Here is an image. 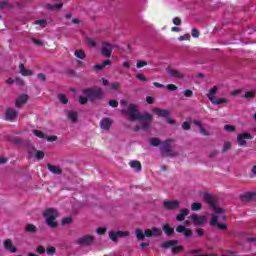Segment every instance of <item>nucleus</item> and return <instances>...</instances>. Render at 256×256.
I'll return each mask as SVG.
<instances>
[{
  "label": "nucleus",
  "instance_id": "52",
  "mask_svg": "<svg viewBox=\"0 0 256 256\" xmlns=\"http://www.w3.org/2000/svg\"><path fill=\"white\" fill-rule=\"evenodd\" d=\"M229 149H231V142H225L223 149H222V153H227V151H229Z\"/></svg>",
  "mask_w": 256,
  "mask_h": 256
},
{
  "label": "nucleus",
  "instance_id": "36",
  "mask_svg": "<svg viewBox=\"0 0 256 256\" xmlns=\"http://www.w3.org/2000/svg\"><path fill=\"white\" fill-rule=\"evenodd\" d=\"M34 25H39V27H42V29H45V27H47V20L46 19L36 20L34 22Z\"/></svg>",
  "mask_w": 256,
  "mask_h": 256
},
{
  "label": "nucleus",
  "instance_id": "50",
  "mask_svg": "<svg viewBox=\"0 0 256 256\" xmlns=\"http://www.w3.org/2000/svg\"><path fill=\"white\" fill-rule=\"evenodd\" d=\"M224 129H225V131H228V133H235V131H236L235 126H232V125H225Z\"/></svg>",
  "mask_w": 256,
  "mask_h": 256
},
{
  "label": "nucleus",
  "instance_id": "60",
  "mask_svg": "<svg viewBox=\"0 0 256 256\" xmlns=\"http://www.w3.org/2000/svg\"><path fill=\"white\" fill-rule=\"evenodd\" d=\"M32 42H34L35 45H38V47H43V42L37 38H32Z\"/></svg>",
  "mask_w": 256,
  "mask_h": 256
},
{
  "label": "nucleus",
  "instance_id": "38",
  "mask_svg": "<svg viewBox=\"0 0 256 256\" xmlns=\"http://www.w3.org/2000/svg\"><path fill=\"white\" fill-rule=\"evenodd\" d=\"M163 142H161V140L159 138H152L150 140V145H152V147H159V145L161 146Z\"/></svg>",
  "mask_w": 256,
  "mask_h": 256
},
{
  "label": "nucleus",
  "instance_id": "4",
  "mask_svg": "<svg viewBox=\"0 0 256 256\" xmlns=\"http://www.w3.org/2000/svg\"><path fill=\"white\" fill-rule=\"evenodd\" d=\"M173 140L168 139L163 141L160 145V153L163 157H177V152L172 148Z\"/></svg>",
  "mask_w": 256,
  "mask_h": 256
},
{
  "label": "nucleus",
  "instance_id": "11",
  "mask_svg": "<svg viewBox=\"0 0 256 256\" xmlns=\"http://www.w3.org/2000/svg\"><path fill=\"white\" fill-rule=\"evenodd\" d=\"M138 121H140L142 129H149V125H151V121H153V116H151L149 113L141 114Z\"/></svg>",
  "mask_w": 256,
  "mask_h": 256
},
{
  "label": "nucleus",
  "instance_id": "13",
  "mask_svg": "<svg viewBox=\"0 0 256 256\" xmlns=\"http://www.w3.org/2000/svg\"><path fill=\"white\" fill-rule=\"evenodd\" d=\"M113 53V45L108 43V42H103L102 43V48H101V54L103 57H111Z\"/></svg>",
  "mask_w": 256,
  "mask_h": 256
},
{
  "label": "nucleus",
  "instance_id": "30",
  "mask_svg": "<svg viewBox=\"0 0 256 256\" xmlns=\"http://www.w3.org/2000/svg\"><path fill=\"white\" fill-rule=\"evenodd\" d=\"M174 245H179L178 240H170V241H165L162 243V247L164 249H169V247H174Z\"/></svg>",
  "mask_w": 256,
  "mask_h": 256
},
{
  "label": "nucleus",
  "instance_id": "63",
  "mask_svg": "<svg viewBox=\"0 0 256 256\" xmlns=\"http://www.w3.org/2000/svg\"><path fill=\"white\" fill-rule=\"evenodd\" d=\"M200 33H199V30H197V28H193L192 29V37H199Z\"/></svg>",
  "mask_w": 256,
  "mask_h": 256
},
{
  "label": "nucleus",
  "instance_id": "40",
  "mask_svg": "<svg viewBox=\"0 0 256 256\" xmlns=\"http://www.w3.org/2000/svg\"><path fill=\"white\" fill-rule=\"evenodd\" d=\"M58 99L62 105H67V103H69V99L64 94H59Z\"/></svg>",
  "mask_w": 256,
  "mask_h": 256
},
{
  "label": "nucleus",
  "instance_id": "53",
  "mask_svg": "<svg viewBox=\"0 0 256 256\" xmlns=\"http://www.w3.org/2000/svg\"><path fill=\"white\" fill-rule=\"evenodd\" d=\"M70 223H73V218L66 217L62 219V225H69Z\"/></svg>",
  "mask_w": 256,
  "mask_h": 256
},
{
  "label": "nucleus",
  "instance_id": "9",
  "mask_svg": "<svg viewBox=\"0 0 256 256\" xmlns=\"http://www.w3.org/2000/svg\"><path fill=\"white\" fill-rule=\"evenodd\" d=\"M190 221H192L193 225L195 227H201V225L205 224L207 222V216L205 215H198V214H191L189 216Z\"/></svg>",
  "mask_w": 256,
  "mask_h": 256
},
{
  "label": "nucleus",
  "instance_id": "37",
  "mask_svg": "<svg viewBox=\"0 0 256 256\" xmlns=\"http://www.w3.org/2000/svg\"><path fill=\"white\" fill-rule=\"evenodd\" d=\"M62 7H63V3H58L55 5H51V4L47 5V8L51 9L52 11H57V10L61 9Z\"/></svg>",
  "mask_w": 256,
  "mask_h": 256
},
{
  "label": "nucleus",
  "instance_id": "43",
  "mask_svg": "<svg viewBox=\"0 0 256 256\" xmlns=\"http://www.w3.org/2000/svg\"><path fill=\"white\" fill-rule=\"evenodd\" d=\"M244 99H255V92L254 91H248L243 95Z\"/></svg>",
  "mask_w": 256,
  "mask_h": 256
},
{
  "label": "nucleus",
  "instance_id": "8",
  "mask_svg": "<svg viewBox=\"0 0 256 256\" xmlns=\"http://www.w3.org/2000/svg\"><path fill=\"white\" fill-rule=\"evenodd\" d=\"M129 235H131L129 231L118 230V231H110L108 237L111 241H113V243H117L118 239L129 237Z\"/></svg>",
  "mask_w": 256,
  "mask_h": 256
},
{
  "label": "nucleus",
  "instance_id": "5",
  "mask_svg": "<svg viewBox=\"0 0 256 256\" xmlns=\"http://www.w3.org/2000/svg\"><path fill=\"white\" fill-rule=\"evenodd\" d=\"M122 113L127 115L128 120L134 123V121H138L141 118V112L137 109V105L130 104L127 110H123Z\"/></svg>",
  "mask_w": 256,
  "mask_h": 256
},
{
  "label": "nucleus",
  "instance_id": "23",
  "mask_svg": "<svg viewBox=\"0 0 256 256\" xmlns=\"http://www.w3.org/2000/svg\"><path fill=\"white\" fill-rule=\"evenodd\" d=\"M19 73H21L23 77H30L31 75H33V71L26 69L25 64L23 63L19 64Z\"/></svg>",
  "mask_w": 256,
  "mask_h": 256
},
{
  "label": "nucleus",
  "instance_id": "58",
  "mask_svg": "<svg viewBox=\"0 0 256 256\" xmlns=\"http://www.w3.org/2000/svg\"><path fill=\"white\" fill-rule=\"evenodd\" d=\"M166 89L168 90V91H177V85H175V84H168L167 86H166Z\"/></svg>",
  "mask_w": 256,
  "mask_h": 256
},
{
  "label": "nucleus",
  "instance_id": "2",
  "mask_svg": "<svg viewBox=\"0 0 256 256\" xmlns=\"http://www.w3.org/2000/svg\"><path fill=\"white\" fill-rule=\"evenodd\" d=\"M82 93L88 98L90 103L103 99V88L89 87L83 89Z\"/></svg>",
  "mask_w": 256,
  "mask_h": 256
},
{
  "label": "nucleus",
  "instance_id": "10",
  "mask_svg": "<svg viewBox=\"0 0 256 256\" xmlns=\"http://www.w3.org/2000/svg\"><path fill=\"white\" fill-rule=\"evenodd\" d=\"M253 135L249 132H243L237 135V143L239 147H245L247 145V140L251 141Z\"/></svg>",
  "mask_w": 256,
  "mask_h": 256
},
{
  "label": "nucleus",
  "instance_id": "1",
  "mask_svg": "<svg viewBox=\"0 0 256 256\" xmlns=\"http://www.w3.org/2000/svg\"><path fill=\"white\" fill-rule=\"evenodd\" d=\"M203 199L209 205V207L214 210V213H216L213 214L212 218L210 219L211 227H218L220 231H225V229H227V224L219 223V215H221V213H225V210L217 207V203L215 202V197H213V195L205 192Z\"/></svg>",
  "mask_w": 256,
  "mask_h": 256
},
{
  "label": "nucleus",
  "instance_id": "16",
  "mask_svg": "<svg viewBox=\"0 0 256 256\" xmlns=\"http://www.w3.org/2000/svg\"><path fill=\"white\" fill-rule=\"evenodd\" d=\"M3 246L6 251H10V253H17V247L13 244L12 239L4 240Z\"/></svg>",
  "mask_w": 256,
  "mask_h": 256
},
{
  "label": "nucleus",
  "instance_id": "54",
  "mask_svg": "<svg viewBox=\"0 0 256 256\" xmlns=\"http://www.w3.org/2000/svg\"><path fill=\"white\" fill-rule=\"evenodd\" d=\"M96 233L98 235H105V233H107V228L105 227H99L97 230H96Z\"/></svg>",
  "mask_w": 256,
  "mask_h": 256
},
{
  "label": "nucleus",
  "instance_id": "55",
  "mask_svg": "<svg viewBox=\"0 0 256 256\" xmlns=\"http://www.w3.org/2000/svg\"><path fill=\"white\" fill-rule=\"evenodd\" d=\"M37 78L40 79V81H42V83H46L47 82V76L44 73H39L37 75Z\"/></svg>",
  "mask_w": 256,
  "mask_h": 256
},
{
  "label": "nucleus",
  "instance_id": "51",
  "mask_svg": "<svg viewBox=\"0 0 256 256\" xmlns=\"http://www.w3.org/2000/svg\"><path fill=\"white\" fill-rule=\"evenodd\" d=\"M11 142L14 143V145H23V139L19 137L13 138Z\"/></svg>",
  "mask_w": 256,
  "mask_h": 256
},
{
  "label": "nucleus",
  "instance_id": "14",
  "mask_svg": "<svg viewBox=\"0 0 256 256\" xmlns=\"http://www.w3.org/2000/svg\"><path fill=\"white\" fill-rule=\"evenodd\" d=\"M167 73H168L169 77H172L174 79H185V74H183V72H181L177 69L168 68Z\"/></svg>",
  "mask_w": 256,
  "mask_h": 256
},
{
  "label": "nucleus",
  "instance_id": "64",
  "mask_svg": "<svg viewBox=\"0 0 256 256\" xmlns=\"http://www.w3.org/2000/svg\"><path fill=\"white\" fill-rule=\"evenodd\" d=\"M173 23H174L175 25H177V26L181 25V18L175 17V18L173 19Z\"/></svg>",
  "mask_w": 256,
  "mask_h": 256
},
{
  "label": "nucleus",
  "instance_id": "12",
  "mask_svg": "<svg viewBox=\"0 0 256 256\" xmlns=\"http://www.w3.org/2000/svg\"><path fill=\"white\" fill-rule=\"evenodd\" d=\"M144 235L148 238L161 237V235H163V231H161V228L152 227L151 229L144 230Z\"/></svg>",
  "mask_w": 256,
  "mask_h": 256
},
{
  "label": "nucleus",
  "instance_id": "44",
  "mask_svg": "<svg viewBox=\"0 0 256 256\" xmlns=\"http://www.w3.org/2000/svg\"><path fill=\"white\" fill-rule=\"evenodd\" d=\"M181 251H183V246H173L172 247V253H174V255L181 253Z\"/></svg>",
  "mask_w": 256,
  "mask_h": 256
},
{
  "label": "nucleus",
  "instance_id": "15",
  "mask_svg": "<svg viewBox=\"0 0 256 256\" xmlns=\"http://www.w3.org/2000/svg\"><path fill=\"white\" fill-rule=\"evenodd\" d=\"M176 232L177 233H183L184 237H186L187 239H189V237H191L193 235V230L189 229L183 225H179L176 227Z\"/></svg>",
  "mask_w": 256,
  "mask_h": 256
},
{
  "label": "nucleus",
  "instance_id": "21",
  "mask_svg": "<svg viewBox=\"0 0 256 256\" xmlns=\"http://www.w3.org/2000/svg\"><path fill=\"white\" fill-rule=\"evenodd\" d=\"M47 168H48V171H50V173H53V175H61V173H63V169L51 163L47 164Z\"/></svg>",
  "mask_w": 256,
  "mask_h": 256
},
{
  "label": "nucleus",
  "instance_id": "47",
  "mask_svg": "<svg viewBox=\"0 0 256 256\" xmlns=\"http://www.w3.org/2000/svg\"><path fill=\"white\" fill-rule=\"evenodd\" d=\"M33 133L39 139H45V134L41 130H33Z\"/></svg>",
  "mask_w": 256,
  "mask_h": 256
},
{
  "label": "nucleus",
  "instance_id": "31",
  "mask_svg": "<svg viewBox=\"0 0 256 256\" xmlns=\"http://www.w3.org/2000/svg\"><path fill=\"white\" fill-rule=\"evenodd\" d=\"M217 89V86H213L209 93L206 94V97L209 99V101H213L215 99V95H217Z\"/></svg>",
  "mask_w": 256,
  "mask_h": 256
},
{
  "label": "nucleus",
  "instance_id": "18",
  "mask_svg": "<svg viewBox=\"0 0 256 256\" xmlns=\"http://www.w3.org/2000/svg\"><path fill=\"white\" fill-rule=\"evenodd\" d=\"M111 125H113V120L111 118H103L100 121V128L104 131H109V129H111Z\"/></svg>",
  "mask_w": 256,
  "mask_h": 256
},
{
  "label": "nucleus",
  "instance_id": "32",
  "mask_svg": "<svg viewBox=\"0 0 256 256\" xmlns=\"http://www.w3.org/2000/svg\"><path fill=\"white\" fill-rule=\"evenodd\" d=\"M74 55L75 57H77V59H80L81 61H83L87 57V54H85V51L83 49L75 50Z\"/></svg>",
  "mask_w": 256,
  "mask_h": 256
},
{
  "label": "nucleus",
  "instance_id": "48",
  "mask_svg": "<svg viewBox=\"0 0 256 256\" xmlns=\"http://www.w3.org/2000/svg\"><path fill=\"white\" fill-rule=\"evenodd\" d=\"M89 98L87 96H79V103L80 105H87Z\"/></svg>",
  "mask_w": 256,
  "mask_h": 256
},
{
  "label": "nucleus",
  "instance_id": "61",
  "mask_svg": "<svg viewBox=\"0 0 256 256\" xmlns=\"http://www.w3.org/2000/svg\"><path fill=\"white\" fill-rule=\"evenodd\" d=\"M182 129H184V131H189V129H191V124L189 122H183Z\"/></svg>",
  "mask_w": 256,
  "mask_h": 256
},
{
  "label": "nucleus",
  "instance_id": "28",
  "mask_svg": "<svg viewBox=\"0 0 256 256\" xmlns=\"http://www.w3.org/2000/svg\"><path fill=\"white\" fill-rule=\"evenodd\" d=\"M135 235L138 241H145V232L141 228L135 229Z\"/></svg>",
  "mask_w": 256,
  "mask_h": 256
},
{
  "label": "nucleus",
  "instance_id": "49",
  "mask_svg": "<svg viewBox=\"0 0 256 256\" xmlns=\"http://www.w3.org/2000/svg\"><path fill=\"white\" fill-rule=\"evenodd\" d=\"M36 252L38 255H45V247L43 245H39L36 247Z\"/></svg>",
  "mask_w": 256,
  "mask_h": 256
},
{
  "label": "nucleus",
  "instance_id": "24",
  "mask_svg": "<svg viewBox=\"0 0 256 256\" xmlns=\"http://www.w3.org/2000/svg\"><path fill=\"white\" fill-rule=\"evenodd\" d=\"M162 229L167 237L175 235V228L171 227L169 224H164Z\"/></svg>",
  "mask_w": 256,
  "mask_h": 256
},
{
  "label": "nucleus",
  "instance_id": "39",
  "mask_svg": "<svg viewBox=\"0 0 256 256\" xmlns=\"http://www.w3.org/2000/svg\"><path fill=\"white\" fill-rule=\"evenodd\" d=\"M11 7H13V5L8 1H0V9H11Z\"/></svg>",
  "mask_w": 256,
  "mask_h": 256
},
{
  "label": "nucleus",
  "instance_id": "33",
  "mask_svg": "<svg viewBox=\"0 0 256 256\" xmlns=\"http://www.w3.org/2000/svg\"><path fill=\"white\" fill-rule=\"evenodd\" d=\"M68 119L72 121V123H77L78 114L76 111H69L68 112Z\"/></svg>",
  "mask_w": 256,
  "mask_h": 256
},
{
  "label": "nucleus",
  "instance_id": "7",
  "mask_svg": "<svg viewBox=\"0 0 256 256\" xmlns=\"http://www.w3.org/2000/svg\"><path fill=\"white\" fill-rule=\"evenodd\" d=\"M76 245H80V247H91L93 243H95V236L93 235H84L78 238L75 241Z\"/></svg>",
  "mask_w": 256,
  "mask_h": 256
},
{
  "label": "nucleus",
  "instance_id": "29",
  "mask_svg": "<svg viewBox=\"0 0 256 256\" xmlns=\"http://www.w3.org/2000/svg\"><path fill=\"white\" fill-rule=\"evenodd\" d=\"M242 201H251V199H255L256 194L253 192H246L242 194L241 196Z\"/></svg>",
  "mask_w": 256,
  "mask_h": 256
},
{
  "label": "nucleus",
  "instance_id": "35",
  "mask_svg": "<svg viewBox=\"0 0 256 256\" xmlns=\"http://www.w3.org/2000/svg\"><path fill=\"white\" fill-rule=\"evenodd\" d=\"M25 229L27 233H37V226L33 224H27Z\"/></svg>",
  "mask_w": 256,
  "mask_h": 256
},
{
  "label": "nucleus",
  "instance_id": "19",
  "mask_svg": "<svg viewBox=\"0 0 256 256\" xmlns=\"http://www.w3.org/2000/svg\"><path fill=\"white\" fill-rule=\"evenodd\" d=\"M153 113H155V115H158V117H164L165 119H167V117H171V111L167 109L154 108Z\"/></svg>",
  "mask_w": 256,
  "mask_h": 256
},
{
  "label": "nucleus",
  "instance_id": "17",
  "mask_svg": "<svg viewBox=\"0 0 256 256\" xmlns=\"http://www.w3.org/2000/svg\"><path fill=\"white\" fill-rule=\"evenodd\" d=\"M18 112L14 108H8L5 112L6 121H13L17 119Z\"/></svg>",
  "mask_w": 256,
  "mask_h": 256
},
{
  "label": "nucleus",
  "instance_id": "42",
  "mask_svg": "<svg viewBox=\"0 0 256 256\" xmlns=\"http://www.w3.org/2000/svg\"><path fill=\"white\" fill-rule=\"evenodd\" d=\"M47 255H55L57 253V249L54 246H49L46 248Z\"/></svg>",
  "mask_w": 256,
  "mask_h": 256
},
{
  "label": "nucleus",
  "instance_id": "41",
  "mask_svg": "<svg viewBox=\"0 0 256 256\" xmlns=\"http://www.w3.org/2000/svg\"><path fill=\"white\" fill-rule=\"evenodd\" d=\"M211 103H213V105H221L223 103H227L226 98H218V99H213V101H211Z\"/></svg>",
  "mask_w": 256,
  "mask_h": 256
},
{
  "label": "nucleus",
  "instance_id": "46",
  "mask_svg": "<svg viewBox=\"0 0 256 256\" xmlns=\"http://www.w3.org/2000/svg\"><path fill=\"white\" fill-rule=\"evenodd\" d=\"M108 105L113 107V109H117L119 107V102L115 99L109 100Z\"/></svg>",
  "mask_w": 256,
  "mask_h": 256
},
{
  "label": "nucleus",
  "instance_id": "57",
  "mask_svg": "<svg viewBox=\"0 0 256 256\" xmlns=\"http://www.w3.org/2000/svg\"><path fill=\"white\" fill-rule=\"evenodd\" d=\"M183 95H184V97L191 98V97H193V91L189 90V89L184 90Z\"/></svg>",
  "mask_w": 256,
  "mask_h": 256
},
{
  "label": "nucleus",
  "instance_id": "22",
  "mask_svg": "<svg viewBox=\"0 0 256 256\" xmlns=\"http://www.w3.org/2000/svg\"><path fill=\"white\" fill-rule=\"evenodd\" d=\"M29 100V96H27V94H23L21 96H19L17 99H16V102H15V107H21L22 105H25V103H27V101Z\"/></svg>",
  "mask_w": 256,
  "mask_h": 256
},
{
  "label": "nucleus",
  "instance_id": "34",
  "mask_svg": "<svg viewBox=\"0 0 256 256\" xmlns=\"http://www.w3.org/2000/svg\"><path fill=\"white\" fill-rule=\"evenodd\" d=\"M202 208H203V204L199 202H194L191 205V211H201Z\"/></svg>",
  "mask_w": 256,
  "mask_h": 256
},
{
  "label": "nucleus",
  "instance_id": "6",
  "mask_svg": "<svg viewBox=\"0 0 256 256\" xmlns=\"http://www.w3.org/2000/svg\"><path fill=\"white\" fill-rule=\"evenodd\" d=\"M162 207L163 209H165V211H177L180 209L181 207V202H179V200H164L162 203Z\"/></svg>",
  "mask_w": 256,
  "mask_h": 256
},
{
  "label": "nucleus",
  "instance_id": "27",
  "mask_svg": "<svg viewBox=\"0 0 256 256\" xmlns=\"http://www.w3.org/2000/svg\"><path fill=\"white\" fill-rule=\"evenodd\" d=\"M129 165L132 169H135V171L137 173H139V171H141L143 169V166L141 165V162H139L137 160L130 161Z\"/></svg>",
  "mask_w": 256,
  "mask_h": 256
},
{
  "label": "nucleus",
  "instance_id": "3",
  "mask_svg": "<svg viewBox=\"0 0 256 256\" xmlns=\"http://www.w3.org/2000/svg\"><path fill=\"white\" fill-rule=\"evenodd\" d=\"M43 215L46 219V223L48 227H51L52 229H55L57 227V222H55V219L59 217V212L55 208H47Z\"/></svg>",
  "mask_w": 256,
  "mask_h": 256
},
{
  "label": "nucleus",
  "instance_id": "62",
  "mask_svg": "<svg viewBox=\"0 0 256 256\" xmlns=\"http://www.w3.org/2000/svg\"><path fill=\"white\" fill-rule=\"evenodd\" d=\"M136 79H139V81H149V79L144 77L143 74H137Z\"/></svg>",
  "mask_w": 256,
  "mask_h": 256
},
{
  "label": "nucleus",
  "instance_id": "59",
  "mask_svg": "<svg viewBox=\"0 0 256 256\" xmlns=\"http://www.w3.org/2000/svg\"><path fill=\"white\" fill-rule=\"evenodd\" d=\"M14 82H16V85H19L20 87H23L25 85V81H23V79L19 77H17Z\"/></svg>",
  "mask_w": 256,
  "mask_h": 256
},
{
  "label": "nucleus",
  "instance_id": "20",
  "mask_svg": "<svg viewBox=\"0 0 256 256\" xmlns=\"http://www.w3.org/2000/svg\"><path fill=\"white\" fill-rule=\"evenodd\" d=\"M28 153L30 155H33L35 153V158L38 160V161H41V159H44L45 158V152L44 151H41V150H37L35 149L34 147L30 148L28 150Z\"/></svg>",
  "mask_w": 256,
  "mask_h": 256
},
{
  "label": "nucleus",
  "instance_id": "56",
  "mask_svg": "<svg viewBox=\"0 0 256 256\" xmlns=\"http://www.w3.org/2000/svg\"><path fill=\"white\" fill-rule=\"evenodd\" d=\"M146 65H147V61H145V60H143V61H138V62L136 63L137 69H141L142 67H146Z\"/></svg>",
  "mask_w": 256,
  "mask_h": 256
},
{
  "label": "nucleus",
  "instance_id": "25",
  "mask_svg": "<svg viewBox=\"0 0 256 256\" xmlns=\"http://www.w3.org/2000/svg\"><path fill=\"white\" fill-rule=\"evenodd\" d=\"M111 60L107 59V60H104L102 61V64H96L94 65V70L95 71H103L105 69V67L111 65Z\"/></svg>",
  "mask_w": 256,
  "mask_h": 256
},
{
  "label": "nucleus",
  "instance_id": "45",
  "mask_svg": "<svg viewBox=\"0 0 256 256\" xmlns=\"http://www.w3.org/2000/svg\"><path fill=\"white\" fill-rule=\"evenodd\" d=\"M121 87V83H119V82H113L112 84H111V87H110V89H111V91H119V88Z\"/></svg>",
  "mask_w": 256,
  "mask_h": 256
},
{
  "label": "nucleus",
  "instance_id": "26",
  "mask_svg": "<svg viewBox=\"0 0 256 256\" xmlns=\"http://www.w3.org/2000/svg\"><path fill=\"white\" fill-rule=\"evenodd\" d=\"M189 215V209L182 208L179 212V214L176 216V221H185V217Z\"/></svg>",
  "mask_w": 256,
  "mask_h": 256
}]
</instances>
